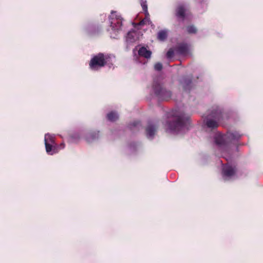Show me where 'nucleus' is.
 Instances as JSON below:
<instances>
[{
	"instance_id": "nucleus-6",
	"label": "nucleus",
	"mask_w": 263,
	"mask_h": 263,
	"mask_svg": "<svg viewBox=\"0 0 263 263\" xmlns=\"http://www.w3.org/2000/svg\"><path fill=\"white\" fill-rule=\"evenodd\" d=\"M147 134L151 136L154 134L155 129L153 127H149L146 129Z\"/></svg>"
},
{
	"instance_id": "nucleus-1",
	"label": "nucleus",
	"mask_w": 263,
	"mask_h": 263,
	"mask_svg": "<svg viewBox=\"0 0 263 263\" xmlns=\"http://www.w3.org/2000/svg\"><path fill=\"white\" fill-rule=\"evenodd\" d=\"M104 64L103 55L102 54H99L91 60L89 65L92 69H97L98 67L104 66Z\"/></svg>"
},
{
	"instance_id": "nucleus-2",
	"label": "nucleus",
	"mask_w": 263,
	"mask_h": 263,
	"mask_svg": "<svg viewBox=\"0 0 263 263\" xmlns=\"http://www.w3.org/2000/svg\"><path fill=\"white\" fill-rule=\"evenodd\" d=\"M48 140H50L52 142L51 137L49 135L47 134L45 136V143L46 152L47 153H49L52 149V146L48 143Z\"/></svg>"
},
{
	"instance_id": "nucleus-8",
	"label": "nucleus",
	"mask_w": 263,
	"mask_h": 263,
	"mask_svg": "<svg viewBox=\"0 0 263 263\" xmlns=\"http://www.w3.org/2000/svg\"><path fill=\"white\" fill-rule=\"evenodd\" d=\"M207 125L210 127H214L217 126V123L212 121H209L207 122Z\"/></svg>"
},
{
	"instance_id": "nucleus-10",
	"label": "nucleus",
	"mask_w": 263,
	"mask_h": 263,
	"mask_svg": "<svg viewBox=\"0 0 263 263\" xmlns=\"http://www.w3.org/2000/svg\"><path fill=\"white\" fill-rule=\"evenodd\" d=\"M155 68L156 70H161L162 68V65L160 63H157L155 65Z\"/></svg>"
},
{
	"instance_id": "nucleus-13",
	"label": "nucleus",
	"mask_w": 263,
	"mask_h": 263,
	"mask_svg": "<svg viewBox=\"0 0 263 263\" xmlns=\"http://www.w3.org/2000/svg\"><path fill=\"white\" fill-rule=\"evenodd\" d=\"M173 50H170L167 53V56L168 57V58H170L172 57V55H173Z\"/></svg>"
},
{
	"instance_id": "nucleus-5",
	"label": "nucleus",
	"mask_w": 263,
	"mask_h": 263,
	"mask_svg": "<svg viewBox=\"0 0 263 263\" xmlns=\"http://www.w3.org/2000/svg\"><path fill=\"white\" fill-rule=\"evenodd\" d=\"M166 36L167 33L166 31H161L159 32L158 37L160 40L163 41L166 39Z\"/></svg>"
},
{
	"instance_id": "nucleus-3",
	"label": "nucleus",
	"mask_w": 263,
	"mask_h": 263,
	"mask_svg": "<svg viewBox=\"0 0 263 263\" xmlns=\"http://www.w3.org/2000/svg\"><path fill=\"white\" fill-rule=\"evenodd\" d=\"M139 54L146 58H150L151 55V52L147 50L145 48L142 47L139 50Z\"/></svg>"
},
{
	"instance_id": "nucleus-12",
	"label": "nucleus",
	"mask_w": 263,
	"mask_h": 263,
	"mask_svg": "<svg viewBox=\"0 0 263 263\" xmlns=\"http://www.w3.org/2000/svg\"><path fill=\"white\" fill-rule=\"evenodd\" d=\"M188 31L190 32H194L196 31V29H195V28H194L193 27H190L189 28Z\"/></svg>"
},
{
	"instance_id": "nucleus-4",
	"label": "nucleus",
	"mask_w": 263,
	"mask_h": 263,
	"mask_svg": "<svg viewBox=\"0 0 263 263\" xmlns=\"http://www.w3.org/2000/svg\"><path fill=\"white\" fill-rule=\"evenodd\" d=\"M223 171L224 174L227 176H232L234 172V170L230 167L224 168Z\"/></svg>"
},
{
	"instance_id": "nucleus-11",
	"label": "nucleus",
	"mask_w": 263,
	"mask_h": 263,
	"mask_svg": "<svg viewBox=\"0 0 263 263\" xmlns=\"http://www.w3.org/2000/svg\"><path fill=\"white\" fill-rule=\"evenodd\" d=\"M145 2H143V3H142L141 4V6L143 9V10L147 12V6L146 5V4H145Z\"/></svg>"
},
{
	"instance_id": "nucleus-7",
	"label": "nucleus",
	"mask_w": 263,
	"mask_h": 263,
	"mask_svg": "<svg viewBox=\"0 0 263 263\" xmlns=\"http://www.w3.org/2000/svg\"><path fill=\"white\" fill-rule=\"evenodd\" d=\"M117 117H118L117 115L115 113L111 112L108 115V118L111 121L115 120V119H116L117 118Z\"/></svg>"
},
{
	"instance_id": "nucleus-14",
	"label": "nucleus",
	"mask_w": 263,
	"mask_h": 263,
	"mask_svg": "<svg viewBox=\"0 0 263 263\" xmlns=\"http://www.w3.org/2000/svg\"><path fill=\"white\" fill-rule=\"evenodd\" d=\"M146 21H147V20H143V21H142V22L140 23V24H144V23H145V22H146Z\"/></svg>"
},
{
	"instance_id": "nucleus-9",
	"label": "nucleus",
	"mask_w": 263,
	"mask_h": 263,
	"mask_svg": "<svg viewBox=\"0 0 263 263\" xmlns=\"http://www.w3.org/2000/svg\"><path fill=\"white\" fill-rule=\"evenodd\" d=\"M184 9L182 8H179L178 10L177 14L179 16H183Z\"/></svg>"
}]
</instances>
